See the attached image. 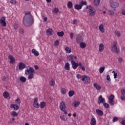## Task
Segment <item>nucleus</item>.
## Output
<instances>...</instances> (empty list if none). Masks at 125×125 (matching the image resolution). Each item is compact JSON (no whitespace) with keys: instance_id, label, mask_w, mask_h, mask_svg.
<instances>
[{"instance_id":"f257e3e1","label":"nucleus","mask_w":125,"mask_h":125,"mask_svg":"<svg viewBox=\"0 0 125 125\" xmlns=\"http://www.w3.org/2000/svg\"><path fill=\"white\" fill-rule=\"evenodd\" d=\"M23 23L24 26H31L33 24V17L32 15L24 16L23 19Z\"/></svg>"},{"instance_id":"f03ea898","label":"nucleus","mask_w":125,"mask_h":125,"mask_svg":"<svg viewBox=\"0 0 125 125\" xmlns=\"http://www.w3.org/2000/svg\"><path fill=\"white\" fill-rule=\"evenodd\" d=\"M112 51L115 52L116 54L120 53V49H118V47H117V42L113 43V46L112 47Z\"/></svg>"},{"instance_id":"7ed1b4c3","label":"nucleus","mask_w":125,"mask_h":125,"mask_svg":"<svg viewBox=\"0 0 125 125\" xmlns=\"http://www.w3.org/2000/svg\"><path fill=\"white\" fill-rule=\"evenodd\" d=\"M82 82H84V83L85 84H88V83H90V77L86 75H83V77L82 79Z\"/></svg>"},{"instance_id":"20e7f679","label":"nucleus","mask_w":125,"mask_h":125,"mask_svg":"<svg viewBox=\"0 0 125 125\" xmlns=\"http://www.w3.org/2000/svg\"><path fill=\"white\" fill-rule=\"evenodd\" d=\"M88 9L89 14L90 16H94V14H95V11H94V9L90 6H87L86 7V9Z\"/></svg>"},{"instance_id":"39448f33","label":"nucleus","mask_w":125,"mask_h":125,"mask_svg":"<svg viewBox=\"0 0 125 125\" xmlns=\"http://www.w3.org/2000/svg\"><path fill=\"white\" fill-rule=\"evenodd\" d=\"M109 4L111 7H112L113 9H115L119 6V3L113 1V0H109Z\"/></svg>"},{"instance_id":"423d86ee","label":"nucleus","mask_w":125,"mask_h":125,"mask_svg":"<svg viewBox=\"0 0 125 125\" xmlns=\"http://www.w3.org/2000/svg\"><path fill=\"white\" fill-rule=\"evenodd\" d=\"M35 72V69L32 67H30L29 69L27 68L25 71V75H29L30 73L33 74Z\"/></svg>"},{"instance_id":"0eeeda50","label":"nucleus","mask_w":125,"mask_h":125,"mask_svg":"<svg viewBox=\"0 0 125 125\" xmlns=\"http://www.w3.org/2000/svg\"><path fill=\"white\" fill-rule=\"evenodd\" d=\"M0 23L3 27H5L6 26V22H5V18L4 17H2L0 20Z\"/></svg>"},{"instance_id":"6e6552de","label":"nucleus","mask_w":125,"mask_h":125,"mask_svg":"<svg viewBox=\"0 0 125 125\" xmlns=\"http://www.w3.org/2000/svg\"><path fill=\"white\" fill-rule=\"evenodd\" d=\"M60 109L61 111H64L66 109V104L65 103L62 102L60 104Z\"/></svg>"},{"instance_id":"1a4fd4ad","label":"nucleus","mask_w":125,"mask_h":125,"mask_svg":"<svg viewBox=\"0 0 125 125\" xmlns=\"http://www.w3.org/2000/svg\"><path fill=\"white\" fill-rule=\"evenodd\" d=\"M105 102V99H104V98L102 97V96L100 95L99 97V100L98 101V104H99V105H100V104H101V103H103V104H104Z\"/></svg>"},{"instance_id":"9d476101","label":"nucleus","mask_w":125,"mask_h":125,"mask_svg":"<svg viewBox=\"0 0 125 125\" xmlns=\"http://www.w3.org/2000/svg\"><path fill=\"white\" fill-rule=\"evenodd\" d=\"M33 105L35 108H39L40 104H39V103H38V98H34Z\"/></svg>"},{"instance_id":"9b49d317","label":"nucleus","mask_w":125,"mask_h":125,"mask_svg":"<svg viewBox=\"0 0 125 125\" xmlns=\"http://www.w3.org/2000/svg\"><path fill=\"white\" fill-rule=\"evenodd\" d=\"M46 33L48 36H52L54 34V31L52 29L49 28L46 30Z\"/></svg>"},{"instance_id":"f8f14e48","label":"nucleus","mask_w":125,"mask_h":125,"mask_svg":"<svg viewBox=\"0 0 125 125\" xmlns=\"http://www.w3.org/2000/svg\"><path fill=\"white\" fill-rule=\"evenodd\" d=\"M71 64L72 65V68L74 69V70L78 68V63H76V62L74 60L71 61Z\"/></svg>"},{"instance_id":"ddd939ff","label":"nucleus","mask_w":125,"mask_h":125,"mask_svg":"<svg viewBox=\"0 0 125 125\" xmlns=\"http://www.w3.org/2000/svg\"><path fill=\"white\" fill-rule=\"evenodd\" d=\"M24 68H26V64L23 62H20L19 65V70H23Z\"/></svg>"},{"instance_id":"4468645a","label":"nucleus","mask_w":125,"mask_h":125,"mask_svg":"<svg viewBox=\"0 0 125 125\" xmlns=\"http://www.w3.org/2000/svg\"><path fill=\"white\" fill-rule=\"evenodd\" d=\"M99 51L100 52H103V50H104V48L105 47L104 46V44L101 43L99 46Z\"/></svg>"},{"instance_id":"2eb2a0df","label":"nucleus","mask_w":125,"mask_h":125,"mask_svg":"<svg viewBox=\"0 0 125 125\" xmlns=\"http://www.w3.org/2000/svg\"><path fill=\"white\" fill-rule=\"evenodd\" d=\"M8 58H9V59L10 60V63L11 64H13V63L15 62V59H14V58H13V56H12L11 55H9L8 56Z\"/></svg>"},{"instance_id":"dca6fc26","label":"nucleus","mask_w":125,"mask_h":125,"mask_svg":"<svg viewBox=\"0 0 125 125\" xmlns=\"http://www.w3.org/2000/svg\"><path fill=\"white\" fill-rule=\"evenodd\" d=\"M80 102L74 101L72 103V106H74V107H75V108H77V107H79V105H80Z\"/></svg>"},{"instance_id":"f3484780","label":"nucleus","mask_w":125,"mask_h":125,"mask_svg":"<svg viewBox=\"0 0 125 125\" xmlns=\"http://www.w3.org/2000/svg\"><path fill=\"white\" fill-rule=\"evenodd\" d=\"M83 41V37H82L81 36H79L76 39V42L77 43H81V42H82Z\"/></svg>"},{"instance_id":"a211bd4d","label":"nucleus","mask_w":125,"mask_h":125,"mask_svg":"<svg viewBox=\"0 0 125 125\" xmlns=\"http://www.w3.org/2000/svg\"><path fill=\"white\" fill-rule=\"evenodd\" d=\"M64 69L65 70H67V71L70 70V63H69V62H66L65 63Z\"/></svg>"},{"instance_id":"6ab92c4d","label":"nucleus","mask_w":125,"mask_h":125,"mask_svg":"<svg viewBox=\"0 0 125 125\" xmlns=\"http://www.w3.org/2000/svg\"><path fill=\"white\" fill-rule=\"evenodd\" d=\"M31 52H32L35 56H39V55H40L39 52H38V51L36 50L35 49H33Z\"/></svg>"},{"instance_id":"aec40b11","label":"nucleus","mask_w":125,"mask_h":125,"mask_svg":"<svg viewBox=\"0 0 125 125\" xmlns=\"http://www.w3.org/2000/svg\"><path fill=\"white\" fill-rule=\"evenodd\" d=\"M96 112L99 116H103V111L100 109H96Z\"/></svg>"},{"instance_id":"412c9836","label":"nucleus","mask_w":125,"mask_h":125,"mask_svg":"<svg viewBox=\"0 0 125 125\" xmlns=\"http://www.w3.org/2000/svg\"><path fill=\"white\" fill-rule=\"evenodd\" d=\"M99 29L102 33H104V32H105V30L104 29V26L103 24H101L99 26Z\"/></svg>"},{"instance_id":"4be33fe9","label":"nucleus","mask_w":125,"mask_h":125,"mask_svg":"<svg viewBox=\"0 0 125 125\" xmlns=\"http://www.w3.org/2000/svg\"><path fill=\"white\" fill-rule=\"evenodd\" d=\"M91 125H96V120L95 118H92L91 120Z\"/></svg>"},{"instance_id":"5701e85b","label":"nucleus","mask_w":125,"mask_h":125,"mask_svg":"<svg viewBox=\"0 0 125 125\" xmlns=\"http://www.w3.org/2000/svg\"><path fill=\"white\" fill-rule=\"evenodd\" d=\"M65 50L66 53H70V52H72L71 48H70V47H68V46H67L65 48Z\"/></svg>"},{"instance_id":"b1692460","label":"nucleus","mask_w":125,"mask_h":125,"mask_svg":"<svg viewBox=\"0 0 125 125\" xmlns=\"http://www.w3.org/2000/svg\"><path fill=\"white\" fill-rule=\"evenodd\" d=\"M39 106L41 108V109H43L44 107H45V103L44 102H42L39 104Z\"/></svg>"},{"instance_id":"393cba45","label":"nucleus","mask_w":125,"mask_h":125,"mask_svg":"<svg viewBox=\"0 0 125 125\" xmlns=\"http://www.w3.org/2000/svg\"><path fill=\"white\" fill-rule=\"evenodd\" d=\"M74 7H75V9H77V10H80V9H81L82 7L81 5V4H80V5L75 4L74 6Z\"/></svg>"},{"instance_id":"a878e982","label":"nucleus","mask_w":125,"mask_h":125,"mask_svg":"<svg viewBox=\"0 0 125 125\" xmlns=\"http://www.w3.org/2000/svg\"><path fill=\"white\" fill-rule=\"evenodd\" d=\"M68 95L69 97H72L73 95H75V91L71 90L68 92Z\"/></svg>"},{"instance_id":"bb28decb","label":"nucleus","mask_w":125,"mask_h":125,"mask_svg":"<svg viewBox=\"0 0 125 125\" xmlns=\"http://www.w3.org/2000/svg\"><path fill=\"white\" fill-rule=\"evenodd\" d=\"M80 46L81 48H85L86 44L85 43L81 42L80 44Z\"/></svg>"},{"instance_id":"cd10ccee","label":"nucleus","mask_w":125,"mask_h":125,"mask_svg":"<svg viewBox=\"0 0 125 125\" xmlns=\"http://www.w3.org/2000/svg\"><path fill=\"white\" fill-rule=\"evenodd\" d=\"M20 80L21 82V83H26V81H27V79H26V78L23 76L20 77Z\"/></svg>"},{"instance_id":"c85d7f7f","label":"nucleus","mask_w":125,"mask_h":125,"mask_svg":"<svg viewBox=\"0 0 125 125\" xmlns=\"http://www.w3.org/2000/svg\"><path fill=\"white\" fill-rule=\"evenodd\" d=\"M67 6L68 8H72L73 7V3H72V1H68L67 3Z\"/></svg>"},{"instance_id":"c756f323","label":"nucleus","mask_w":125,"mask_h":125,"mask_svg":"<svg viewBox=\"0 0 125 125\" xmlns=\"http://www.w3.org/2000/svg\"><path fill=\"white\" fill-rule=\"evenodd\" d=\"M114 11H116V9L114 8L112 10H109V14L110 15H114V14H115V13H114Z\"/></svg>"},{"instance_id":"7c9ffc66","label":"nucleus","mask_w":125,"mask_h":125,"mask_svg":"<svg viewBox=\"0 0 125 125\" xmlns=\"http://www.w3.org/2000/svg\"><path fill=\"white\" fill-rule=\"evenodd\" d=\"M3 97H4V98H7V97H8V96H9V94L7 91H5L3 93Z\"/></svg>"},{"instance_id":"2f4dec72","label":"nucleus","mask_w":125,"mask_h":125,"mask_svg":"<svg viewBox=\"0 0 125 125\" xmlns=\"http://www.w3.org/2000/svg\"><path fill=\"white\" fill-rule=\"evenodd\" d=\"M50 85L51 86H54V85H55V82H54V80H53V79H52L51 80V82H50Z\"/></svg>"},{"instance_id":"473e14b6","label":"nucleus","mask_w":125,"mask_h":125,"mask_svg":"<svg viewBox=\"0 0 125 125\" xmlns=\"http://www.w3.org/2000/svg\"><path fill=\"white\" fill-rule=\"evenodd\" d=\"M57 34L59 37H63L64 36V32L63 31L58 32Z\"/></svg>"},{"instance_id":"72a5a7b5","label":"nucleus","mask_w":125,"mask_h":125,"mask_svg":"<svg viewBox=\"0 0 125 125\" xmlns=\"http://www.w3.org/2000/svg\"><path fill=\"white\" fill-rule=\"evenodd\" d=\"M67 59L69 61L73 60L74 59V56L73 55H69L67 56Z\"/></svg>"},{"instance_id":"f704fd0d","label":"nucleus","mask_w":125,"mask_h":125,"mask_svg":"<svg viewBox=\"0 0 125 125\" xmlns=\"http://www.w3.org/2000/svg\"><path fill=\"white\" fill-rule=\"evenodd\" d=\"M94 3L95 5H98L100 3V0H94Z\"/></svg>"},{"instance_id":"c9c22d12","label":"nucleus","mask_w":125,"mask_h":125,"mask_svg":"<svg viewBox=\"0 0 125 125\" xmlns=\"http://www.w3.org/2000/svg\"><path fill=\"white\" fill-rule=\"evenodd\" d=\"M108 103L111 106H113L115 104V101H114V100H110L108 101Z\"/></svg>"},{"instance_id":"e433bc0d","label":"nucleus","mask_w":125,"mask_h":125,"mask_svg":"<svg viewBox=\"0 0 125 125\" xmlns=\"http://www.w3.org/2000/svg\"><path fill=\"white\" fill-rule=\"evenodd\" d=\"M83 7V5H86V1H83V0H82L81 2H80L79 3Z\"/></svg>"},{"instance_id":"4c0bfd02","label":"nucleus","mask_w":125,"mask_h":125,"mask_svg":"<svg viewBox=\"0 0 125 125\" xmlns=\"http://www.w3.org/2000/svg\"><path fill=\"white\" fill-rule=\"evenodd\" d=\"M104 70H105V67H100L99 69L100 74H102L104 72Z\"/></svg>"},{"instance_id":"58836bf2","label":"nucleus","mask_w":125,"mask_h":125,"mask_svg":"<svg viewBox=\"0 0 125 125\" xmlns=\"http://www.w3.org/2000/svg\"><path fill=\"white\" fill-rule=\"evenodd\" d=\"M103 104L104 108H106L107 109H108V108H110V105H109V104L104 103Z\"/></svg>"},{"instance_id":"ea45409f","label":"nucleus","mask_w":125,"mask_h":125,"mask_svg":"<svg viewBox=\"0 0 125 125\" xmlns=\"http://www.w3.org/2000/svg\"><path fill=\"white\" fill-rule=\"evenodd\" d=\"M121 93L122 95H125V88H123L121 90Z\"/></svg>"},{"instance_id":"a19ab883","label":"nucleus","mask_w":125,"mask_h":125,"mask_svg":"<svg viewBox=\"0 0 125 125\" xmlns=\"http://www.w3.org/2000/svg\"><path fill=\"white\" fill-rule=\"evenodd\" d=\"M11 115H12L13 117H16L18 116V114H17V113H16L15 111H12Z\"/></svg>"},{"instance_id":"79ce46f5","label":"nucleus","mask_w":125,"mask_h":125,"mask_svg":"<svg viewBox=\"0 0 125 125\" xmlns=\"http://www.w3.org/2000/svg\"><path fill=\"white\" fill-rule=\"evenodd\" d=\"M115 99V96L114 95H111L108 98V100H114Z\"/></svg>"},{"instance_id":"37998d69","label":"nucleus","mask_w":125,"mask_h":125,"mask_svg":"<svg viewBox=\"0 0 125 125\" xmlns=\"http://www.w3.org/2000/svg\"><path fill=\"white\" fill-rule=\"evenodd\" d=\"M60 118L62 121H63L64 122H65V121H67V118H65L64 116H61Z\"/></svg>"},{"instance_id":"c03bdc74","label":"nucleus","mask_w":125,"mask_h":125,"mask_svg":"<svg viewBox=\"0 0 125 125\" xmlns=\"http://www.w3.org/2000/svg\"><path fill=\"white\" fill-rule=\"evenodd\" d=\"M34 78V74H31L28 76V80H32Z\"/></svg>"},{"instance_id":"a18cd8bd","label":"nucleus","mask_w":125,"mask_h":125,"mask_svg":"<svg viewBox=\"0 0 125 125\" xmlns=\"http://www.w3.org/2000/svg\"><path fill=\"white\" fill-rule=\"evenodd\" d=\"M18 28V23H15L14 24V28L15 29V30H17Z\"/></svg>"},{"instance_id":"49530a36","label":"nucleus","mask_w":125,"mask_h":125,"mask_svg":"<svg viewBox=\"0 0 125 125\" xmlns=\"http://www.w3.org/2000/svg\"><path fill=\"white\" fill-rule=\"evenodd\" d=\"M19 106H18V104H15L14 110H15V111H17V110H19Z\"/></svg>"},{"instance_id":"de8ad7c7","label":"nucleus","mask_w":125,"mask_h":125,"mask_svg":"<svg viewBox=\"0 0 125 125\" xmlns=\"http://www.w3.org/2000/svg\"><path fill=\"white\" fill-rule=\"evenodd\" d=\"M61 92L62 94H66V89L62 88L61 90Z\"/></svg>"},{"instance_id":"09e8293b","label":"nucleus","mask_w":125,"mask_h":125,"mask_svg":"<svg viewBox=\"0 0 125 125\" xmlns=\"http://www.w3.org/2000/svg\"><path fill=\"white\" fill-rule=\"evenodd\" d=\"M76 77H77V79H83V75L82 76L80 74H77L76 75Z\"/></svg>"},{"instance_id":"8fccbe9b","label":"nucleus","mask_w":125,"mask_h":125,"mask_svg":"<svg viewBox=\"0 0 125 125\" xmlns=\"http://www.w3.org/2000/svg\"><path fill=\"white\" fill-rule=\"evenodd\" d=\"M16 102H17V104H19V105H20V103H21V100L20 99L18 98L17 100H16Z\"/></svg>"},{"instance_id":"3c124183","label":"nucleus","mask_w":125,"mask_h":125,"mask_svg":"<svg viewBox=\"0 0 125 125\" xmlns=\"http://www.w3.org/2000/svg\"><path fill=\"white\" fill-rule=\"evenodd\" d=\"M54 12L55 13H58V12H59V9H58V8H55L54 9Z\"/></svg>"},{"instance_id":"603ef678","label":"nucleus","mask_w":125,"mask_h":125,"mask_svg":"<svg viewBox=\"0 0 125 125\" xmlns=\"http://www.w3.org/2000/svg\"><path fill=\"white\" fill-rule=\"evenodd\" d=\"M10 2L11 4H16V3H17V2H16L15 0H11Z\"/></svg>"},{"instance_id":"864d4df0","label":"nucleus","mask_w":125,"mask_h":125,"mask_svg":"<svg viewBox=\"0 0 125 125\" xmlns=\"http://www.w3.org/2000/svg\"><path fill=\"white\" fill-rule=\"evenodd\" d=\"M121 99L122 101H125V95H121Z\"/></svg>"},{"instance_id":"5fc2aeb1","label":"nucleus","mask_w":125,"mask_h":125,"mask_svg":"<svg viewBox=\"0 0 125 125\" xmlns=\"http://www.w3.org/2000/svg\"><path fill=\"white\" fill-rule=\"evenodd\" d=\"M54 43L55 46H58V45H59V41H58V40H57Z\"/></svg>"},{"instance_id":"6e6d98bb","label":"nucleus","mask_w":125,"mask_h":125,"mask_svg":"<svg viewBox=\"0 0 125 125\" xmlns=\"http://www.w3.org/2000/svg\"><path fill=\"white\" fill-rule=\"evenodd\" d=\"M115 34L117 37H121V33L118 31H115Z\"/></svg>"},{"instance_id":"4d7b16f0","label":"nucleus","mask_w":125,"mask_h":125,"mask_svg":"<svg viewBox=\"0 0 125 125\" xmlns=\"http://www.w3.org/2000/svg\"><path fill=\"white\" fill-rule=\"evenodd\" d=\"M106 80H107V81H108V82H111V78H110L109 75H107Z\"/></svg>"},{"instance_id":"13d9d810","label":"nucleus","mask_w":125,"mask_h":125,"mask_svg":"<svg viewBox=\"0 0 125 125\" xmlns=\"http://www.w3.org/2000/svg\"><path fill=\"white\" fill-rule=\"evenodd\" d=\"M112 121L113 122H117L118 121V117H115L113 118Z\"/></svg>"},{"instance_id":"bf43d9fd","label":"nucleus","mask_w":125,"mask_h":125,"mask_svg":"<svg viewBox=\"0 0 125 125\" xmlns=\"http://www.w3.org/2000/svg\"><path fill=\"white\" fill-rule=\"evenodd\" d=\"M20 34H24V29H21L20 30Z\"/></svg>"},{"instance_id":"052dcab7","label":"nucleus","mask_w":125,"mask_h":125,"mask_svg":"<svg viewBox=\"0 0 125 125\" xmlns=\"http://www.w3.org/2000/svg\"><path fill=\"white\" fill-rule=\"evenodd\" d=\"M79 67L80 69H82V71H85V68L84 67V66H82Z\"/></svg>"},{"instance_id":"680f3d73","label":"nucleus","mask_w":125,"mask_h":125,"mask_svg":"<svg viewBox=\"0 0 125 125\" xmlns=\"http://www.w3.org/2000/svg\"><path fill=\"white\" fill-rule=\"evenodd\" d=\"M70 39L71 40L73 39V38H74V33H70Z\"/></svg>"},{"instance_id":"e2e57ef3","label":"nucleus","mask_w":125,"mask_h":125,"mask_svg":"<svg viewBox=\"0 0 125 125\" xmlns=\"http://www.w3.org/2000/svg\"><path fill=\"white\" fill-rule=\"evenodd\" d=\"M97 90H100L101 89V86L99 85H98V86L96 88Z\"/></svg>"},{"instance_id":"0e129e2a","label":"nucleus","mask_w":125,"mask_h":125,"mask_svg":"<svg viewBox=\"0 0 125 125\" xmlns=\"http://www.w3.org/2000/svg\"><path fill=\"white\" fill-rule=\"evenodd\" d=\"M118 61L119 63H122V62H123V58H119L118 59Z\"/></svg>"},{"instance_id":"69168bd1","label":"nucleus","mask_w":125,"mask_h":125,"mask_svg":"<svg viewBox=\"0 0 125 125\" xmlns=\"http://www.w3.org/2000/svg\"><path fill=\"white\" fill-rule=\"evenodd\" d=\"M117 76H118V74L117 73V72H114V79H117Z\"/></svg>"},{"instance_id":"338daca9","label":"nucleus","mask_w":125,"mask_h":125,"mask_svg":"<svg viewBox=\"0 0 125 125\" xmlns=\"http://www.w3.org/2000/svg\"><path fill=\"white\" fill-rule=\"evenodd\" d=\"M73 24H74V25L76 24H77V20H76V19L73 20Z\"/></svg>"},{"instance_id":"774afa93","label":"nucleus","mask_w":125,"mask_h":125,"mask_svg":"<svg viewBox=\"0 0 125 125\" xmlns=\"http://www.w3.org/2000/svg\"><path fill=\"white\" fill-rule=\"evenodd\" d=\"M122 125H125V120H123L121 122Z\"/></svg>"}]
</instances>
